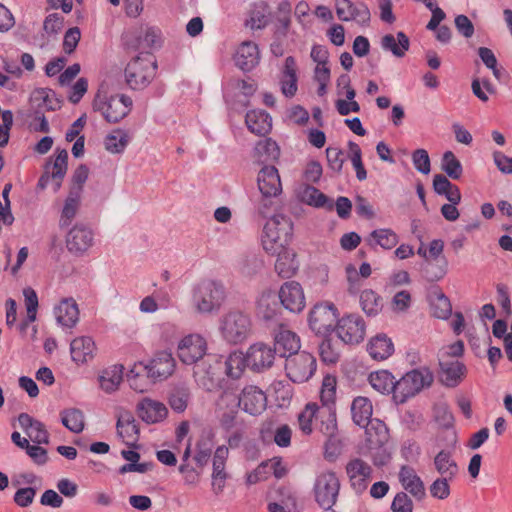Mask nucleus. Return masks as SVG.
I'll return each mask as SVG.
<instances>
[{"instance_id": "nucleus-15", "label": "nucleus", "mask_w": 512, "mask_h": 512, "mask_svg": "<svg viewBox=\"0 0 512 512\" xmlns=\"http://www.w3.org/2000/svg\"><path fill=\"white\" fill-rule=\"evenodd\" d=\"M275 355V351L269 345L255 343L246 352L247 367L254 372H263L273 365Z\"/></svg>"}, {"instance_id": "nucleus-25", "label": "nucleus", "mask_w": 512, "mask_h": 512, "mask_svg": "<svg viewBox=\"0 0 512 512\" xmlns=\"http://www.w3.org/2000/svg\"><path fill=\"white\" fill-rule=\"evenodd\" d=\"M259 60V49L255 43L246 41L239 46L235 56V63L241 70L251 71L258 65Z\"/></svg>"}, {"instance_id": "nucleus-23", "label": "nucleus", "mask_w": 512, "mask_h": 512, "mask_svg": "<svg viewBox=\"0 0 512 512\" xmlns=\"http://www.w3.org/2000/svg\"><path fill=\"white\" fill-rule=\"evenodd\" d=\"M279 81L283 95L287 98H292L298 89L297 64L293 56H288L285 59Z\"/></svg>"}, {"instance_id": "nucleus-42", "label": "nucleus", "mask_w": 512, "mask_h": 512, "mask_svg": "<svg viewBox=\"0 0 512 512\" xmlns=\"http://www.w3.org/2000/svg\"><path fill=\"white\" fill-rule=\"evenodd\" d=\"M434 466L441 477L455 478L459 472L457 463L450 451L441 450L434 458Z\"/></svg>"}, {"instance_id": "nucleus-49", "label": "nucleus", "mask_w": 512, "mask_h": 512, "mask_svg": "<svg viewBox=\"0 0 512 512\" xmlns=\"http://www.w3.org/2000/svg\"><path fill=\"white\" fill-rule=\"evenodd\" d=\"M61 423L71 432L80 433L84 429V414L76 408L63 410L61 412Z\"/></svg>"}, {"instance_id": "nucleus-30", "label": "nucleus", "mask_w": 512, "mask_h": 512, "mask_svg": "<svg viewBox=\"0 0 512 512\" xmlns=\"http://www.w3.org/2000/svg\"><path fill=\"white\" fill-rule=\"evenodd\" d=\"M57 322L63 327L72 328L79 319L77 303L72 298H66L55 308Z\"/></svg>"}, {"instance_id": "nucleus-55", "label": "nucleus", "mask_w": 512, "mask_h": 512, "mask_svg": "<svg viewBox=\"0 0 512 512\" xmlns=\"http://www.w3.org/2000/svg\"><path fill=\"white\" fill-rule=\"evenodd\" d=\"M438 260L432 261L426 259L421 266L423 277L429 282H435L442 279L446 274V261L443 259L442 264Z\"/></svg>"}, {"instance_id": "nucleus-35", "label": "nucleus", "mask_w": 512, "mask_h": 512, "mask_svg": "<svg viewBox=\"0 0 512 512\" xmlns=\"http://www.w3.org/2000/svg\"><path fill=\"white\" fill-rule=\"evenodd\" d=\"M214 432L211 429L203 430L196 443L194 460L199 467L207 465L214 447Z\"/></svg>"}, {"instance_id": "nucleus-41", "label": "nucleus", "mask_w": 512, "mask_h": 512, "mask_svg": "<svg viewBox=\"0 0 512 512\" xmlns=\"http://www.w3.org/2000/svg\"><path fill=\"white\" fill-rule=\"evenodd\" d=\"M80 200L81 195H79V191H69L59 219V227L61 229L68 227L75 218L80 207Z\"/></svg>"}, {"instance_id": "nucleus-60", "label": "nucleus", "mask_w": 512, "mask_h": 512, "mask_svg": "<svg viewBox=\"0 0 512 512\" xmlns=\"http://www.w3.org/2000/svg\"><path fill=\"white\" fill-rule=\"evenodd\" d=\"M319 354L321 360L328 364H335L340 356L339 351L329 338H324L319 344Z\"/></svg>"}, {"instance_id": "nucleus-11", "label": "nucleus", "mask_w": 512, "mask_h": 512, "mask_svg": "<svg viewBox=\"0 0 512 512\" xmlns=\"http://www.w3.org/2000/svg\"><path fill=\"white\" fill-rule=\"evenodd\" d=\"M336 332L345 344H358L365 337L366 325L360 315L349 314L337 321Z\"/></svg>"}, {"instance_id": "nucleus-31", "label": "nucleus", "mask_w": 512, "mask_h": 512, "mask_svg": "<svg viewBox=\"0 0 512 512\" xmlns=\"http://www.w3.org/2000/svg\"><path fill=\"white\" fill-rule=\"evenodd\" d=\"M126 46L133 50H145L155 48L161 45V32L155 27H148L144 32L133 37V40L126 41Z\"/></svg>"}, {"instance_id": "nucleus-7", "label": "nucleus", "mask_w": 512, "mask_h": 512, "mask_svg": "<svg viewBox=\"0 0 512 512\" xmlns=\"http://www.w3.org/2000/svg\"><path fill=\"white\" fill-rule=\"evenodd\" d=\"M132 99L124 94L113 95L108 99H101L96 96L93 102L95 111H99L109 123H118L125 118L132 108Z\"/></svg>"}, {"instance_id": "nucleus-33", "label": "nucleus", "mask_w": 512, "mask_h": 512, "mask_svg": "<svg viewBox=\"0 0 512 512\" xmlns=\"http://www.w3.org/2000/svg\"><path fill=\"white\" fill-rule=\"evenodd\" d=\"M247 128L256 135L269 133L272 127V119L264 110L248 111L245 117Z\"/></svg>"}, {"instance_id": "nucleus-39", "label": "nucleus", "mask_w": 512, "mask_h": 512, "mask_svg": "<svg viewBox=\"0 0 512 512\" xmlns=\"http://www.w3.org/2000/svg\"><path fill=\"white\" fill-rule=\"evenodd\" d=\"M117 433L123 439L136 442L139 436V425L130 412L120 414L117 420Z\"/></svg>"}, {"instance_id": "nucleus-63", "label": "nucleus", "mask_w": 512, "mask_h": 512, "mask_svg": "<svg viewBox=\"0 0 512 512\" xmlns=\"http://www.w3.org/2000/svg\"><path fill=\"white\" fill-rule=\"evenodd\" d=\"M343 151L340 148L328 147L326 149V158L328 166L335 173H340L343 167L344 158Z\"/></svg>"}, {"instance_id": "nucleus-5", "label": "nucleus", "mask_w": 512, "mask_h": 512, "mask_svg": "<svg viewBox=\"0 0 512 512\" xmlns=\"http://www.w3.org/2000/svg\"><path fill=\"white\" fill-rule=\"evenodd\" d=\"M257 184L262 195L258 210L262 216L266 217V210L272 205L271 199L282 192L278 169L274 165H264L258 173Z\"/></svg>"}, {"instance_id": "nucleus-58", "label": "nucleus", "mask_w": 512, "mask_h": 512, "mask_svg": "<svg viewBox=\"0 0 512 512\" xmlns=\"http://www.w3.org/2000/svg\"><path fill=\"white\" fill-rule=\"evenodd\" d=\"M370 238L375 241V244L386 250H390L398 244V236L391 229L373 230L370 233Z\"/></svg>"}, {"instance_id": "nucleus-3", "label": "nucleus", "mask_w": 512, "mask_h": 512, "mask_svg": "<svg viewBox=\"0 0 512 512\" xmlns=\"http://www.w3.org/2000/svg\"><path fill=\"white\" fill-rule=\"evenodd\" d=\"M433 373L427 367L413 369L396 381L394 400L396 403H405L409 398L421 392L433 383Z\"/></svg>"}, {"instance_id": "nucleus-29", "label": "nucleus", "mask_w": 512, "mask_h": 512, "mask_svg": "<svg viewBox=\"0 0 512 512\" xmlns=\"http://www.w3.org/2000/svg\"><path fill=\"white\" fill-rule=\"evenodd\" d=\"M254 157L263 166L273 165L280 157V148L277 142L271 138L260 140L254 148Z\"/></svg>"}, {"instance_id": "nucleus-59", "label": "nucleus", "mask_w": 512, "mask_h": 512, "mask_svg": "<svg viewBox=\"0 0 512 512\" xmlns=\"http://www.w3.org/2000/svg\"><path fill=\"white\" fill-rule=\"evenodd\" d=\"M226 479L225 462L213 460L212 489L216 495L223 492Z\"/></svg>"}, {"instance_id": "nucleus-47", "label": "nucleus", "mask_w": 512, "mask_h": 512, "mask_svg": "<svg viewBox=\"0 0 512 512\" xmlns=\"http://www.w3.org/2000/svg\"><path fill=\"white\" fill-rule=\"evenodd\" d=\"M32 104L37 103L36 110L55 111L60 108V102L52 90H36L31 98Z\"/></svg>"}, {"instance_id": "nucleus-36", "label": "nucleus", "mask_w": 512, "mask_h": 512, "mask_svg": "<svg viewBox=\"0 0 512 512\" xmlns=\"http://www.w3.org/2000/svg\"><path fill=\"white\" fill-rule=\"evenodd\" d=\"M277 260L275 263V271L282 278H291L298 270V262L296 260V254L290 252L286 247L275 253Z\"/></svg>"}, {"instance_id": "nucleus-38", "label": "nucleus", "mask_w": 512, "mask_h": 512, "mask_svg": "<svg viewBox=\"0 0 512 512\" xmlns=\"http://www.w3.org/2000/svg\"><path fill=\"white\" fill-rule=\"evenodd\" d=\"M191 398L189 387L184 384H177L171 388L168 395V403L171 409L177 413H182L186 410Z\"/></svg>"}, {"instance_id": "nucleus-51", "label": "nucleus", "mask_w": 512, "mask_h": 512, "mask_svg": "<svg viewBox=\"0 0 512 512\" xmlns=\"http://www.w3.org/2000/svg\"><path fill=\"white\" fill-rule=\"evenodd\" d=\"M360 305L368 316H375L382 308L381 297L373 290L366 289L360 294Z\"/></svg>"}, {"instance_id": "nucleus-19", "label": "nucleus", "mask_w": 512, "mask_h": 512, "mask_svg": "<svg viewBox=\"0 0 512 512\" xmlns=\"http://www.w3.org/2000/svg\"><path fill=\"white\" fill-rule=\"evenodd\" d=\"M174 367L175 362L172 355L165 351L158 353L147 365L138 363V368L145 371L153 381L167 378L173 373Z\"/></svg>"}, {"instance_id": "nucleus-64", "label": "nucleus", "mask_w": 512, "mask_h": 512, "mask_svg": "<svg viewBox=\"0 0 512 512\" xmlns=\"http://www.w3.org/2000/svg\"><path fill=\"white\" fill-rule=\"evenodd\" d=\"M392 512H413V502L405 492H398L391 504Z\"/></svg>"}, {"instance_id": "nucleus-21", "label": "nucleus", "mask_w": 512, "mask_h": 512, "mask_svg": "<svg viewBox=\"0 0 512 512\" xmlns=\"http://www.w3.org/2000/svg\"><path fill=\"white\" fill-rule=\"evenodd\" d=\"M439 366V379L443 385L449 388L458 386L467 371L464 363L454 359H441Z\"/></svg>"}, {"instance_id": "nucleus-28", "label": "nucleus", "mask_w": 512, "mask_h": 512, "mask_svg": "<svg viewBox=\"0 0 512 512\" xmlns=\"http://www.w3.org/2000/svg\"><path fill=\"white\" fill-rule=\"evenodd\" d=\"M281 312L278 296L271 290L264 291L257 301V313L266 321L276 320Z\"/></svg>"}, {"instance_id": "nucleus-45", "label": "nucleus", "mask_w": 512, "mask_h": 512, "mask_svg": "<svg viewBox=\"0 0 512 512\" xmlns=\"http://www.w3.org/2000/svg\"><path fill=\"white\" fill-rule=\"evenodd\" d=\"M336 378L330 375L324 377L320 392L321 406L319 410L336 409Z\"/></svg>"}, {"instance_id": "nucleus-18", "label": "nucleus", "mask_w": 512, "mask_h": 512, "mask_svg": "<svg viewBox=\"0 0 512 512\" xmlns=\"http://www.w3.org/2000/svg\"><path fill=\"white\" fill-rule=\"evenodd\" d=\"M238 405L250 415H259L267 407V397L261 389L249 385L243 388L239 396Z\"/></svg>"}, {"instance_id": "nucleus-4", "label": "nucleus", "mask_w": 512, "mask_h": 512, "mask_svg": "<svg viewBox=\"0 0 512 512\" xmlns=\"http://www.w3.org/2000/svg\"><path fill=\"white\" fill-rule=\"evenodd\" d=\"M225 298V289L221 282L204 280L193 291V301L200 313H210L218 309Z\"/></svg>"}, {"instance_id": "nucleus-46", "label": "nucleus", "mask_w": 512, "mask_h": 512, "mask_svg": "<svg viewBox=\"0 0 512 512\" xmlns=\"http://www.w3.org/2000/svg\"><path fill=\"white\" fill-rule=\"evenodd\" d=\"M247 356L242 352H232L225 360V372L232 379H239L247 367Z\"/></svg>"}, {"instance_id": "nucleus-50", "label": "nucleus", "mask_w": 512, "mask_h": 512, "mask_svg": "<svg viewBox=\"0 0 512 512\" xmlns=\"http://www.w3.org/2000/svg\"><path fill=\"white\" fill-rule=\"evenodd\" d=\"M304 197L307 204L311 206L316 208H325L327 211H332L334 209L333 200L314 186H308L304 190Z\"/></svg>"}, {"instance_id": "nucleus-20", "label": "nucleus", "mask_w": 512, "mask_h": 512, "mask_svg": "<svg viewBox=\"0 0 512 512\" xmlns=\"http://www.w3.org/2000/svg\"><path fill=\"white\" fill-rule=\"evenodd\" d=\"M300 338L291 330H288L283 325H280L274 333V348L276 355L280 357H291L299 352Z\"/></svg>"}, {"instance_id": "nucleus-43", "label": "nucleus", "mask_w": 512, "mask_h": 512, "mask_svg": "<svg viewBox=\"0 0 512 512\" xmlns=\"http://www.w3.org/2000/svg\"><path fill=\"white\" fill-rule=\"evenodd\" d=\"M432 315L438 319H447L452 313V305L448 297L440 290L430 296Z\"/></svg>"}, {"instance_id": "nucleus-62", "label": "nucleus", "mask_w": 512, "mask_h": 512, "mask_svg": "<svg viewBox=\"0 0 512 512\" xmlns=\"http://www.w3.org/2000/svg\"><path fill=\"white\" fill-rule=\"evenodd\" d=\"M412 162L415 169L422 174H429L431 162L428 152L425 149H416L412 153Z\"/></svg>"}, {"instance_id": "nucleus-37", "label": "nucleus", "mask_w": 512, "mask_h": 512, "mask_svg": "<svg viewBox=\"0 0 512 512\" xmlns=\"http://www.w3.org/2000/svg\"><path fill=\"white\" fill-rule=\"evenodd\" d=\"M124 366L116 364L103 370L99 376V383L102 390L106 393H113L118 388L123 379Z\"/></svg>"}, {"instance_id": "nucleus-54", "label": "nucleus", "mask_w": 512, "mask_h": 512, "mask_svg": "<svg viewBox=\"0 0 512 512\" xmlns=\"http://www.w3.org/2000/svg\"><path fill=\"white\" fill-rule=\"evenodd\" d=\"M128 144V135L121 129L107 135L104 140L105 149L110 153H122Z\"/></svg>"}, {"instance_id": "nucleus-56", "label": "nucleus", "mask_w": 512, "mask_h": 512, "mask_svg": "<svg viewBox=\"0 0 512 512\" xmlns=\"http://www.w3.org/2000/svg\"><path fill=\"white\" fill-rule=\"evenodd\" d=\"M319 406L316 403H308L298 415L299 429L305 435H310L313 431V419L317 416Z\"/></svg>"}, {"instance_id": "nucleus-17", "label": "nucleus", "mask_w": 512, "mask_h": 512, "mask_svg": "<svg viewBox=\"0 0 512 512\" xmlns=\"http://www.w3.org/2000/svg\"><path fill=\"white\" fill-rule=\"evenodd\" d=\"M336 14L341 21L356 20L358 23L367 24L371 14L367 5L363 2L353 3L350 0H335Z\"/></svg>"}, {"instance_id": "nucleus-1", "label": "nucleus", "mask_w": 512, "mask_h": 512, "mask_svg": "<svg viewBox=\"0 0 512 512\" xmlns=\"http://www.w3.org/2000/svg\"><path fill=\"white\" fill-rule=\"evenodd\" d=\"M293 223L288 216L276 214L271 217L263 228L261 236L264 250L274 255L283 250L291 241Z\"/></svg>"}, {"instance_id": "nucleus-9", "label": "nucleus", "mask_w": 512, "mask_h": 512, "mask_svg": "<svg viewBox=\"0 0 512 512\" xmlns=\"http://www.w3.org/2000/svg\"><path fill=\"white\" fill-rule=\"evenodd\" d=\"M317 368L316 358L306 352H297L286 358L285 370L289 379L294 383L308 381Z\"/></svg>"}, {"instance_id": "nucleus-6", "label": "nucleus", "mask_w": 512, "mask_h": 512, "mask_svg": "<svg viewBox=\"0 0 512 512\" xmlns=\"http://www.w3.org/2000/svg\"><path fill=\"white\" fill-rule=\"evenodd\" d=\"M340 480L335 472L326 470L320 472L314 482L313 492L317 504L324 508H332L339 495Z\"/></svg>"}, {"instance_id": "nucleus-12", "label": "nucleus", "mask_w": 512, "mask_h": 512, "mask_svg": "<svg viewBox=\"0 0 512 512\" xmlns=\"http://www.w3.org/2000/svg\"><path fill=\"white\" fill-rule=\"evenodd\" d=\"M207 351V343L199 334H190L181 339L177 354L179 359L187 365L195 364L203 358Z\"/></svg>"}, {"instance_id": "nucleus-53", "label": "nucleus", "mask_w": 512, "mask_h": 512, "mask_svg": "<svg viewBox=\"0 0 512 512\" xmlns=\"http://www.w3.org/2000/svg\"><path fill=\"white\" fill-rule=\"evenodd\" d=\"M318 415L320 417V432L326 437L336 436L338 431L336 409L319 410Z\"/></svg>"}, {"instance_id": "nucleus-22", "label": "nucleus", "mask_w": 512, "mask_h": 512, "mask_svg": "<svg viewBox=\"0 0 512 512\" xmlns=\"http://www.w3.org/2000/svg\"><path fill=\"white\" fill-rule=\"evenodd\" d=\"M399 482L404 490L409 492L417 501L425 499L426 490L424 482L413 467L408 465L401 466L399 470Z\"/></svg>"}, {"instance_id": "nucleus-13", "label": "nucleus", "mask_w": 512, "mask_h": 512, "mask_svg": "<svg viewBox=\"0 0 512 512\" xmlns=\"http://www.w3.org/2000/svg\"><path fill=\"white\" fill-rule=\"evenodd\" d=\"M351 488L356 494H362L372 479V467L361 458L350 460L345 467Z\"/></svg>"}, {"instance_id": "nucleus-40", "label": "nucleus", "mask_w": 512, "mask_h": 512, "mask_svg": "<svg viewBox=\"0 0 512 512\" xmlns=\"http://www.w3.org/2000/svg\"><path fill=\"white\" fill-rule=\"evenodd\" d=\"M369 383L375 390L382 394H395L396 380L387 370L372 372L369 375Z\"/></svg>"}, {"instance_id": "nucleus-57", "label": "nucleus", "mask_w": 512, "mask_h": 512, "mask_svg": "<svg viewBox=\"0 0 512 512\" xmlns=\"http://www.w3.org/2000/svg\"><path fill=\"white\" fill-rule=\"evenodd\" d=\"M195 380L199 387L205 391L212 392L218 387V380L215 373L209 367L207 370L202 366H197L194 371Z\"/></svg>"}, {"instance_id": "nucleus-48", "label": "nucleus", "mask_w": 512, "mask_h": 512, "mask_svg": "<svg viewBox=\"0 0 512 512\" xmlns=\"http://www.w3.org/2000/svg\"><path fill=\"white\" fill-rule=\"evenodd\" d=\"M127 380L130 387L139 393L146 392L154 382L151 377L145 373V371L138 368V364H135L127 373Z\"/></svg>"}, {"instance_id": "nucleus-10", "label": "nucleus", "mask_w": 512, "mask_h": 512, "mask_svg": "<svg viewBox=\"0 0 512 512\" xmlns=\"http://www.w3.org/2000/svg\"><path fill=\"white\" fill-rule=\"evenodd\" d=\"M308 321L313 331L325 334L334 329L338 321V310L333 303H318L310 311Z\"/></svg>"}, {"instance_id": "nucleus-2", "label": "nucleus", "mask_w": 512, "mask_h": 512, "mask_svg": "<svg viewBox=\"0 0 512 512\" xmlns=\"http://www.w3.org/2000/svg\"><path fill=\"white\" fill-rule=\"evenodd\" d=\"M157 61L152 53L141 52L132 58L125 67L124 76L132 90H144L155 78Z\"/></svg>"}, {"instance_id": "nucleus-61", "label": "nucleus", "mask_w": 512, "mask_h": 512, "mask_svg": "<svg viewBox=\"0 0 512 512\" xmlns=\"http://www.w3.org/2000/svg\"><path fill=\"white\" fill-rule=\"evenodd\" d=\"M453 479L454 478L439 477L434 480L429 487L431 496L439 500L447 499L450 495L449 481Z\"/></svg>"}, {"instance_id": "nucleus-52", "label": "nucleus", "mask_w": 512, "mask_h": 512, "mask_svg": "<svg viewBox=\"0 0 512 512\" xmlns=\"http://www.w3.org/2000/svg\"><path fill=\"white\" fill-rule=\"evenodd\" d=\"M441 169L453 180L460 179L463 174V166L452 151L443 154Z\"/></svg>"}, {"instance_id": "nucleus-26", "label": "nucleus", "mask_w": 512, "mask_h": 512, "mask_svg": "<svg viewBox=\"0 0 512 512\" xmlns=\"http://www.w3.org/2000/svg\"><path fill=\"white\" fill-rule=\"evenodd\" d=\"M96 346L89 336L77 337L70 343L71 358L77 364H84L93 359Z\"/></svg>"}, {"instance_id": "nucleus-34", "label": "nucleus", "mask_w": 512, "mask_h": 512, "mask_svg": "<svg viewBox=\"0 0 512 512\" xmlns=\"http://www.w3.org/2000/svg\"><path fill=\"white\" fill-rule=\"evenodd\" d=\"M353 422L359 427L365 428L370 423L373 407L367 397L358 396L351 404Z\"/></svg>"}, {"instance_id": "nucleus-44", "label": "nucleus", "mask_w": 512, "mask_h": 512, "mask_svg": "<svg viewBox=\"0 0 512 512\" xmlns=\"http://www.w3.org/2000/svg\"><path fill=\"white\" fill-rule=\"evenodd\" d=\"M57 156L53 163V171L51 173L52 181H53V189L54 192H57L61 185L62 180L66 175L67 166H68V152L66 149L56 150Z\"/></svg>"}, {"instance_id": "nucleus-27", "label": "nucleus", "mask_w": 512, "mask_h": 512, "mask_svg": "<svg viewBox=\"0 0 512 512\" xmlns=\"http://www.w3.org/2000/svg\"><path fill=\"white\" fill-rule=\"evenodd\" d=\"M367 351L372 359L383 361L393 354L394 344L386 334L380 333L370 339Z\"/></svg>"}, {"instance_id": "nucleus-16", "label": "nucleus", "mask_w": 512, "mask_h": 512, "mask_svg": "<svg viewBox=\"0 0 512 512\" xmlns=\"http://www.w3.org/2000/svg\"><path fill=\"white\" fill-rule=\"evenodd\" d=\"M278 299L290 312L299 313L305 307V296L301 285L296 281H287L279 289Z\"/></svg>"}, {"instance_id": "nucleus-32", "label": "nucleus", "mask_w": 512, "mask_h": 512, "mask_svg": "<svg viewBox=\"0 0 512 512\" xmlns=\"http://www.w3.org/2000/svg\"><path fill=\"white\" fill-rule=\"evenodd\" d=\"M381 47L385 51L391 52L395 57L402 58L410 47L408 36L402 32H397L396 36L386 34L381 38Z\"/></svg>"}, {"instance_id": "nucleus-14", "label": "nucleus", "mask_w": 512, "mask_h": 512, "mask_svg": "<svg viewBox=\"0 0 512 512\" xmlns=\"http://www.w3.org/2000/svg\"><path fill=\"white\" fill-rule=\"evenodd\" d=\"M94 233L86 225L75 224L66 235L67 250L75 255L81 256L93 245Z\"/></svg>"}, {"instance_id": "nucleus-8", "label": "nucleus", "mask_w": 512, "mask_h": 512, "mask_svg": "<svg viewBox=\"0 0 512 512\" xmlns=\"http://www.w3.org/2000/svg\"><path fill=\"white\" fill-rule=\"evenodd\" d=\"M221 332L229 343H242L251 332V320L240 311H231L222 319Z\"/></svg>"}, {"instance_id": "nucleus-24", "label": "nucleus", "mask_w": 512, "mask_h": 512, "mask_svg": "<svg viewBox=\"0 0 512 512\" xmlns=\"http://www.w3.org/2000/svg\"><path fill=\"white\" fill-rule=\"evenodd\" d=\"M137 413L144 422L152 424L166 418L168 410L163 403L145 398L138 403Z\"/></svg>"}]
</instances>
